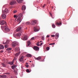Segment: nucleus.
<instances>
[{"label": "nucleus", "mask_w": 78, "mask_h": 78, "mask_svg": "<svg viewBox=\"0 0 78 78\" xmlns=\"http://www.w3.org/2000/svg\"><path fill=\"white\" fill-rule=\"evenodd\" d=\"M15 51H18V49L17 48H16L15 50Z\"/></svg>", "instance_id": "a19ab883"}, {"label": "nucleus", "mask_w": 78, "mask_h": 78, "mask_svg": "<svg viewBox=\"0 0 78 78\" xmlns=\"http://www.w3.org/2000/svg\"><path fill=\"white\" fill-rule=\"evenodd\" d=\"M37 46H40V44L39 43H37Z\"/></svg>", "instance_id": "37998d69"}, {"label": "nucleus", "mask_w": 78, "mask_h": 78, "mask_svg": "<svg viewBox=\"0 0 78 78\" xmlns=\"http://www.w3.org/2000/svg\"><path fill=\"white\" fill-rule=\"evenodd\" d=\"M46 5V4H44L42 7L43 8H44V6Z\"/></svg>", "instance_id": "de8ad7c7"}, {"label": "nucleus", "mask_w": 78, "mask_h": 78, "mask_svg": "<svg viewBox=\"0 0 78 78\" xmlns=\"http://www.w3.org/2000/svg\"><path fill=\"white\" fill-rule=\"evenodd\" d=\"M30 62H31V61H30Z\"/></svg>", "instance_id": "6e6d98bb"}, {"label": "nucleus", "mask_w": 78, "mask_h": 78, "mask_svg": "<svg viewBox=\"0 0 78 78\" xmlns=\"http://www.w3.org/2000/svg\"><path fill=\"white\" fill-rule=\"evenodd\" d=\"M21 35V33H17L16 34V36L17 37H20V36Z\"/></svg>", "instance_id": "9d476101"}, {"label": "nucleus", "mask_w": 78, "mask_h": 78, "mask_svg": "<svg viewBox=\"0 0 78 78\" xmlns=\"http://www.w3.org/2000/svg\"><path fill=\"white\" fill-rule=\"evenodd\" d=\"M1 78H6V75H3L2 76H1Z\"/></svg>", "instance_id": "a211bd4d"}, {"label": "nucleus", "mask_w": 78, "mask_h": 78, "mask_svg": "<svg viewBox=\"0 0 78 78\" xmlns=\"http://www.w3.org/2000/svg\"><path fill=\"white\" fill-rule=\"evenodd\" d=\"M17 12V11H13V13H16Z\"/></svg>", "instance_id": "ea45409f"}, {"label": "nucleus", "mask_w": 78, "mask_h": 78, "mask_svg": "<svg viewBox=\"0 0 78 78\" xmlns=\"http://www.w3.org/2000/svg\"><path fill=\"white\" fill-rule=\"evenodd\" d=\"M9 12V10L8 9H5L4 11H2V17L3 19H5L6 15V14H7Z\"/></svg>", "instance_id": "f257e3e1"}, {"label": "nucleus", "mask_w": 78, "mask_h": 78, "mask_svg": "<svg viewBox=\"0 0 78 78\" xmlns=\"http://www.w3.org/2000/svg\"><path fill=\"white\" fill-rule=\"evenodd\" d=\"M36 21L35 20H32L31 22V24L32 25H34L36 23Z\"/></svg>", "instance_id": "1a4fd4ad"}, {"label": "nucleus", "mask_w": 78, "mask_h": 78, "mask_svg": "<svg viewBox=\"0 0 78 78\" xmlns=\"http://www.w3.org/2000/svg\"><path fill=\"white\" fill-rule=\"evenodd\" d=\"M51 37H55V35H51Z\"/></svg>", "instance_id": "c03bdc74"}, {"label": "nucleus", "mask_w": 78, "mask_h": 78, "mask_svg": "<svg viewBox=\"0 0 78 78\" xmlns=\"http://www.w3.org/2000/svg\"><path fill=\"white\" fill-rule=\"evenodd\" d=\"M55 43H51V44H49L50 45H53L55 44Z\"/></svg>", "instance_id": "473e14b6"}, {"label": "nucleus", "mask_w": 78, "mask_h": 78, "mask_svg": "<svg viewBox=\"0 0 78 78\" xmlns=\"http://www.w3.org/2000/svg\"><path fill=\"white\" fill-rule=\"evenodd\" d=\"M9 43V40H7V41L6 43H3V44H8Z\"/></svg>", "instance_id": "393cba45"}, {"label": "nucleus", "mask_w": 78, "mask_h": 78, "mask_svg": "<svg viewBox=\"0 0 78 78\" xmlns=\"http://www.w3.org/2000/svg\"><path fill=\"white\" fill-rule=\"evenodd\" d=\"M26 7L25 5H23L22 7V10H24L26 9Z\"/></svg>", "instance_id": "2eb2a0df"}, {"label": "nucleus", "mask_w": 78, "mask_h": 78, "mask_svg": "<svg viewBox=\"0 0 78 78\" xmlns=\"http://www.w3.org/2000/svg\"><path fill=\"white\" fill-rule=\"evenodd\" d=\"M52 26L53 28H55V24H53L52 25Z\"/></svg>", "instance_id": "c756f323"}, {"label": "nucleus", "mask_w": 78, "mask_h": 78, "mask_svg": "<svg viewBox=\"0 0 78 78\" xmlns=\"http://www.w3.org/2000/svg\"><path fill=\"white\" fill-rule=\"evenodd\" d=\"M26 72H28V73H30V71L28 69H27L26 70Z\"/></svg>", "instance_id": "72a5a7b5"}, {"label": "nucleus", "mask_w": 78, "mask_h": 78, "mask_svg": "<svg viewBox=\"0 0 78 78\" xmlns=\"http://www.w3.org/2000/svg\"><path fill=\"white\" fill-rule=\"evenodd\" d=\"M41 39L42 40L44 41V37H42L41 38Z\"/></svg>", "instance_id": "c9c22d12"}, {"label": "nucleus", "mask_w": 78, "mask_h": 78, "mask_svg": "<svg viewBox=\"0 0 78 78\" xmlns=\"http://www.w3.org/2000/svg\"><path fill=\"white\" fill-rule=\"evenodd\" d=\"M24 58V56H23L20 58V59L19 60L20 62H22L23 60V59Z\"/></svg>", "instance_id": "ddd939ff"}, {"label": "nucleus", "mask_w": 78, "mask_h": 78, "mask_svg": "<svg viewBox=\"0 0 78 78\" xmlns=\"http://www.w3.org/2000/svg\"><path fill=\"white\" fill-rule=\"evenodd\" d=\"M27 64H28V63H26Z\"/></svg>", "instance_id": "4d7b16f0"}, {"label": "nucleus", "mask_w": 78, "mask_h": 78, "mask_svg": "<svg viewBox=\"0 0 78 78\" xmlns=\"http://www.w3.org/2000/svg\"><path fill=\"white\" fill-rule=\"evenodd\" d=\"M22 16V13H20L18 15V16H17L16 17V18H17L18 17L20 18Z\"/></svg>", "instance_id": "4468645a"}, {"label": "nucleus", "mask_w": 78, "mask_h": 78, "mask_svg": "<svg viewBox=\"0 0 78 78\" xmlns=\"http://www.w3.org/2000/svg\"><path fill=\"white\" fill-rule=\"evenodd\" d=\"M16 31L17 32H22V27H19L17 29Z\"/></svg>", "instance_id": "7ed1b4c3"}, {"label": "nucleus", "mask_w": 78, "mask_h": 78, "mask_svg": "<svg viewBox=\"0 0 78 78\" xmlns=\"http://www.w3.org/2000/svg\"><path fill=\"white\" fill-rule=\"evenodd\" d=\"M8 47V46L7 45H5V48H7Z\"/></svg>", "instance_id": "58836bf2"}, {"label": "nucleus", "mask_w": 78, "mask_h": 78, "mask_svg": "<svg viewBox=\"0 0 78 78\" xmlns=\"http://www.w3.org/2000/svg\"><path fill=\"white\" fill-rule=\"evenodd\" d=\"M31 40H34V37H32V38H31Z\"/></svg>", "instance_id": "4c0bfd02"}, {"label": "nucleus", "mask_w": 78, "mask_h": 78, "mask_svg": "<svg viewBox=\"0 0 78 78\" xmlns=\"http://www.w3.org/2000/svg\"><path fill=\"white\" fill-rule=\"evenodd\" d=\"M16 66L13 65L12 66V69H14L16 68Z\"/></svg>", "instance_id": "cd10ccee"}, {"label": "nucleus", "mask_w": 78, "mask_h": 78, "mask_svg": "<svg viewBox=\"0 0 78 78\" xmlns=\"http://www.w3.org/2000/svg\"><path fill=\"white\" fill-rule=\"evenodd\" d=\"M26 66L27 67H28L29 66L28 65H26Z\"/></svg>", "instance_id": "603ef678"}, {"label": "nucleus", "mask_w": 78, "mask_h": 78, "mask_svg": "<svg viewBox=\"0 0 78 78\" xmlns=\"http://www.w3.org/2000/svg\"><path fill=\"white\" fill-rule=\"evenodd\" d=\"M12 49V48H8L7 49V51L11 50Z\"/></svg>", "instance_id": "2f4dec72"}, {"label": "nucleus", "mask_w": 78, "mask_h": 78, "mask_svg": "<svg viewBox=\"0 0 78 78\" xmlns=\"http://www.w3.org/2000/svg\"><path fill=\"white\" fill-rule=\"evenodd\" d=\"M36 51H39V48L37 46H34L33 48Z\"/></svg>", "instance_id": "423d86ee"}, {"label": "nucleus", "mask_w": 78, "mask_h": 78, "mask_svg": "<svg viewBox=\"0 0 78 78\" xmlns=\"http://www.w3.org/2000/svg\"><path fill=\"white\" fill-rule=\"evenodd\" d=\"M49 36H50V35H47V38L49 37Z\"/></svg>", "instance_id": "a18cd8bd"}, {"label": "nucleus", "mask_w": 78, "mask_h": 78, "mask_svg": "<svg viewBox=\"0 0 78 78\" xmlns=\"http://www.w3.org/2000/svg\"><path fill=\"white\" fill-rule=\"evenodd\" d=\"M14 62V60H13L12 62H10V64L11 65H12L13 64Z\"/></svg>", "instance_id": "c85d7f7f"}, {"label": "nucleus", "mask_w": 78, "mask_h": 78, "mask_svg": "<svg viewBox=\"0 0 78 78\" xmlns=\"http://www.w3.org/2000/svg\"><path fill=\"white\" fill-rule=\"evenodd\" d=\"M28 37L27 36H26L24 37L23 38H22V39L23 41L27 40V39Z\"/></svg>", "instance_id": "6e6552de"}, {"label": "nucleus", "mask_w": 78, "mask_h": 78, "mask_svg": "<svg viewBox=\"0 0 78 78\" xmlns=\"http://www.w3.org/2000/svg\"><path fill=\"white\" fill-rule=\"evenodd\" d=\"M3 27L2 26H1V28L2 29H3Z\"/></svg>", "instance_id": "49530a36"}, {"label": "nucleus", "mask_w": 78, "mask_h": 78, "mask_svg": "<svg viewBox=\"0 0 78 78\" xmlns=\"http://www.w3.org/2000/svg\"><path fill=\"white\" fill-rule=\"evenodd\" d=\"M46 49L48 51L50 49V48L48 47L46 48Z\"/></svg>", "instance_id": "f704fd0d"}, {"label": "nucleus", "mask_w": 78, "mask_h": 78, "mask_svg": "<svg viewBox=\"0 0 78 78\" xmlns=\"http://www.w3.org/2000/svg\"><path fill=\"white\" fill-rule=\"evenodd\" d=\"M19 43L17 41H14L12 43V46L14 47L18 45Z\"/></svg>", "instance_id": "39448f33"}, {"label": "nucleus", "mask_w": 78, "mask_h": 78, "mask_svg": "<svg viewBox=\"0 0 78 78\" xmlns=\"http://www.w3.org/2000/svg\"><path fill=\"white\" fill-rule=\"evenodd\" d=\"M33 66L34 67V66Z\"/></svg>", "instance_id": "13d9d810"}, {"label": "nucleus", "mask_w": 78, "mask_h": 78, "mask_svg": "<svg viewBox=\"0 0 78 78\" xmlns=\"http://www.w3.org/2000/svg\"><path fill=\"white\" fill-rule=\"evenodd\" d=\"M17 21V22H19V23H20L21 22V18H20L18 17Z\"/></svg>", "instance_id": "f8f14e48"}, {"label": "nucleus", "mask_w": 78, "mask_h": 78, "mask_svg": "<svg viewBox=\"0 0 78 78\" xmlns=\"http://www.w3.org/2000/svg\"><path fill=\"white\" fill-rule=\"evenodd\" d=\"M55 36L56 37H59L58 33H56V34H55Z\"/></svg>", "instance_id": "a878e982"}, {"label": "nucleus", "mask_w": 78, "mask_h": 78, "mask_svg": "<svg viewBox=\"0 0 78 78\" xmlns=\"http://www.w3.org/2000/svg\"><path fill=\"white\" fill-rule=\"evenodd\" d=\"M1 64H2V66H3L5 67L6 66V64H4V63H1Z\"/></svg>", "instance_id": "bb28decb"}, {"label": "nucleus", "mask_w": 78, "mask_h": 78, "mask_svg": "<svg viewBox=\"0 0 78 78\" xmlns=\"http://www.w3.org/2000/svg\"><path fill=\"white\" fill-rule=\"evenodd\" d=\"M26 24L27 25L30 24V23L29 22H27L26 23Z\"/></svg>", "instance_id": "7c9ffc66"}, {"label": "nucleus", "mask_w": 78, "mask_h": 78, "mask_svg": "<svg viewBox=\"0 0 78 78\" xmlns=\"http://www.w3.org/2000/svg\"><path fill=\"white\" fill-rule=\"evenodd\" d=\"M26 56L27 57H32V55L30 54H28Z\"/></svg>", "instance_id": "b1692460"}, {"label": "nucleus", "mask_w": 78, "mask_h": 78, "mask_svg": "<svg viewBox=\"0 0 78 78\" xmlns=\"http://www.w3.org/2000/svg\"><path fill=\"white\" fill-rule=\"evenodd\" d=\"M42 44H43L42 43H41L40 44V46H41Z\"/></svg>", "instance_id": "864d4df0"}, {"label": "nucleus", "mask_w": 78, "mask_h": 78, "mask_svg": "<svg viewBox=\"0 0 78 78\" xmlns=\"http://www.w3.org/2000/svg\"><path fill=\"white\" fill-rule=\"evenodd\" d=\"M13 60H14H14H16V58L15 57L14 58V59H13Z\"/></svg>", "instance_id": "3c124183"}, {"label": "nucleus", "mask_w": 78, "mask_h": 78, "mask_svg": "<svg viewBox=\"0 0 78 78\" xmlns=\"http://www.w3.org/2000/svg\"><path fill=\"white\" fill-rule=\"evenodd\" d=\"M20 54V52H19L18 53H16V54H15V56L16 57L19 56Z\"/></svg>", "instance_id": "6ab92c4d"}, {"label": "nucleus", "mask_w": 78, "mask_h": 78, "mask_svg": "<svg viewBox=\"0 0 78 78\" xmlns=\"http://www.w3.org/2000/svg\"><path fill=\"white\" fill-rule=\"evenodd\" d=\"M0 52H1V53L3 52V51H2V50H1V51H0Z\"/></svg>", "instance_id": "8fccbe9b"}, {"label": "nucleus", "mask_w": 78, "mask_h": 78, "mask_svg": "<svg viewBox=\"0 0 78 78\" xmlns=\"http://www.w3.org/2000/svg\"><path fill=\"white\" fill-rule=\"evenodd\" d=\"M27 46H29L31 44V42L30 41H27Z\"/></svg>", "instance_id": "aec40b11"}, {"label": "nucleus", "mask_w": 78, "mask_h": 78, "mask_svg": "<svg viewBox=\"0 0 78 78\" xmlns=\"http://www.w3.org/2000/svg\"><path fill=\"white\" fill-rule=\"evenodd\" d=\"M16 4V1L14 0L11 1L10 3V4L11 5H14Z\"/></svg>", "instance_id": "f03ea898"}, {"label": "nucleus", "mask_w": 78, "mask_h": 78, "mask_svg": "<svg viewBox=\"0 0 78 78\" xmlns=\"http://www.w3.org/2000/svg\"><path fill=\"white\" fill-rule=\"evenodd\" d=\"M34 31L35 32H37V31H39V30H38L37 27H34Z\"/></svg>", "instance_id": "9b49d317"}, {"label": "nucleus", "mask_w": 78, "mask_h": 78, "mask_svg": "<svg viewBox=\"0 0 78 78\" xmlns=\"http://www.w3.org/2000/svg\"><path fill=\"white\" fill-rule=\"evenodd\" d=\"M50 14L51 16V17H52V15L51 13V12H50Z\"/></svg>", "instance_id": "09e8293b"}, {"label": "nucleus", "mask_w": 78, "mask_h": 78, "mask_svg": "<svg viewBox=\"0 0 78 78\" xmlns=\"http://www.w3.org/2000/svg\"><path fill=\"white\" fill-rule=\"evenodd\" d=\"M4 48V46L3 45H0V49H3Z\"/></svg>", "instance_id": "412c9836"}, {"label": "nucleus", "mask_w": 78, "mask_h": 78, "mask_svg": "<svg viewBox=\"0 0 78 78\" xmlns=\"http://www.w3.org/2000/svg\"><path fill=\"white\" fill-rule=\"evenodd\" d=\"M18 3L19 4L22 3L23 1L22 0H16Z\"/></svg>", "instance_id": "f3484780"}, {"label": "nucleus", "mask_w": 78, "mask_h": 78, "mask_svg": "<svg viewBox=\"0 0 78 78\" xmlns=\"http://www.w3.org/2000/svg\"><path fill=\"white\" fill-rule=\"evenodd\" d=\"M13 36L14 37H16V35L14 33L13 34Z\"/></svg>", "instance_id": "e433bc0d"}, {"label": "nucleus", "mask_w": 78, "mask_h": 78, "mask_svg": "<svg viewBox=\"0 0 78 78\" xmlns=\"http://www.w3.org/2000/svg\"><path fill=\"white\" fill-rule=\"evenodd\" d=\"M1 25H4L5 23H6V22L4 20H1L0 22Z\"/></svg>", "instance_id": "0eeeda50"}, {"label": "nucleus", "mask_w": 78, "mask_h": 78, "mask_svg": "<svg viewBox=\"0 0 78 78\" xmlns=\"http://www.w3.org/2000/svg\"><path fill=\"white\" fill-rule=\"evenodd\" d=\"M5 30L7 32L10 31V30L8 28V27L7 26H5L4 27Z\"/></svg>", "instance_id": "20e7f679"}, {"label": "nucleus", "mask_w": 78, "mask_h": 78, "mask_svg": "<svg viewBox=\"0 0 78 78\" xmlns=\"http://www.w3.org/2000/svg\"><path fill=\"white\" fill-rule=\"evenodd\" d=\"M41 57L40 56H39V57H38V58H35V59L36 60H40L41 59Z\"/></svg>", "instance_id": "dca6fc26"}, {"label": "nucleus", "mask_w": 78, "mask_h": 78, "mask_svg": "<svg viewBox=\"0 0 78 78\" xmlns=\"http://www.w3.org/2000/svg\"><path fill=\"white\" fill-rule=\"evenodd\" d=\"M14 73H15V74H17V69H16V70L14 69Z\"/></svg>", "instance_id": "4be33fe9"}, {"label": "nucleus", "mask_w": 78, "mask_h": 78, "mask_svg": "<svg viewBox=\"0 0 78 78\" xmlns=\"http://www.w3.org/2000/svg\"><path fill=\"white\" fill-rule=\"evenodd\" d=\"M42 42V41H40V42H41V43Z\"/></svg>", "instance_id": "5fc2aeb1"}, {"label": "nucleus", "mask_w": 78, "mask_h": 78, "mask_svg": "<svg viewBox=\"0 0 78 78\" xmlns=\"http://www.w3.org/2000/svg\"><path fill=\"white\" fill-rule=\"evenodd\" d=\"M14 18H16L17 17V16H16V15H14Z\"/></svg>", "instance_id": "79ce46f5"}, {"label": "nucleus", "mask_w": 78, "mask_h": 78, "mask_svg": "<svg viewBox=\"0 0 78 78\" xmlns=\"http://www.w3.org/2000/svg\"><path fill=\"white\" fill-rule=\"evenodd\" d=\"M62 24V23L61 22L58 23L57 22L56 23V25H60Z\"/></svg>", "instance_id": "5701e85b"}]
</instances>
